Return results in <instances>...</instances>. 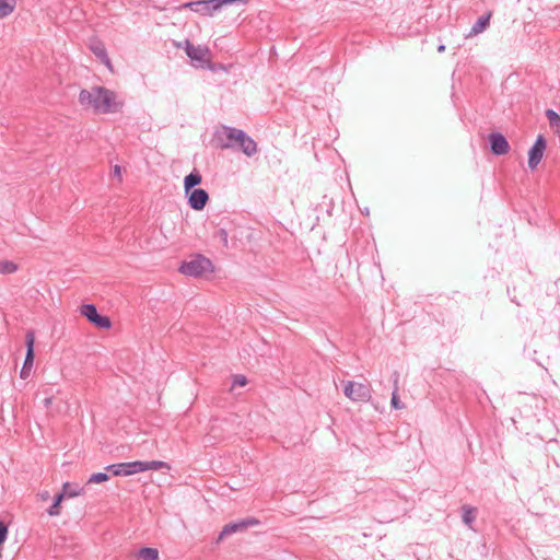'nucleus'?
<instances>
[{
  "label": "nucleus",
  "instance_id": "obj_7",
  "mask_svg": "<svg viewBox=\"0 0 560 560\" xmlns=\"http://www.w3.org/2000/svg\"><path fill=\"white\" fill-rule=\"evenodd\" d=\"M185 50L191 61L199 63V66L208 65L211 61V51L207 46H195L189 40H186Z\"/></svg>",
  "mask_w": 560,
  "mask_h": 560
},
{
  "label": "nucleus",
  "instance_id": "obj_8",
  "mask_svg": "<svg viewBox=\"0 0 560 560\" xmlns=\"http://www.w3.org/2000/svg\"><path fill=\"white\" fill-rule=\"evenodd\" d=\"M80 314L100 328L109 329L112 327L110 319L107 316L100 315L93 304L82 305L80 307Z\"/></svg>",
  "mask_w": 560,
  "mask_h": 560
},
{
  "label": "nucleus",
  "instance_id": "obj_5",
  "mask_svg": "<svg viewBox=\"0 0 560 560\" xmlns=\"http://www.w3.org/2000/svg\"><path fill=\"white\" fill-rule=\"evenodd\" d=\"M343 392L347 398L353 401H368L371 398L369 385L348 381L343 384Z\"/></svg>",
  "mask_w": 560,
  "mask_h": 560
},
{
  "label": "nucleus",
  "instance_id": "obj_24",
  "mask_svg": "<svg viewBox=\"0 0 560 560\" xmlns=\"http://www.w3.org/2000/svg\"><path fill=\"white\" fill-rule=\"evenodd\" d=\"M463 510H464V515H463L464 522L466 524H470L475 520L476 510L470 506H464Z\"/></svg>",
  "mask_w": 560,
  "mask_h": 560
},
{
  "label": "nucleus",
  "instance_id": "obj_14",
  "mask_svg": "<svg viewBox=\"0 0 560 560\" xmlns=\"http://www.w3.org/2000/svg\"><path fill=\"white\" fill-rule=\"evenodd\" d=\"M70 488L69 482H65L62 485V490L54 498V503L47 510V513L49 516H59L61 514V503L67 498V489Z\"/></svg>",
  "mask_w": 560,
  "mask_h": 560
},
{
  "label": "nucleus",
  "instance_id": "obj_2",
  "mask_svg": "<svg viewBox=\"0 0 560 560\" xmlns=\"http://www.w3.org/2000/svg\"><path fill=\"white\" fill-rule=\"evenodd\" d=\"M170 465L163 460H150V462H129V463H120L107 466L105 469L110 471L114 476H122L128 477L139 472H144L148 470H160V469H170Z\"/></svg>",
  "mask_w": 560,
  "mask_h": 560
},
{
  "label": "nucleus",
  "instance_id": "obj_28",
  "mask_svg": "<svg viewBox=\"0 0 560 560\" xmlns=\"http://www.w3.org/2000/svg\"><path fill=\"white\" fill-rule=\"evenodd\" d=\"M79 495H81V490L77 489V488H72V486L70 485V488L67 489V498H75Z\"/></svg>",
  "mask_w": 560,
  "mask_h": 560
},
{
  "label": "nucleus",
  "instance_id": "obj_1",
  "mask_svg": "<svg viewBox=\"0 0 560 560\" xmlns=\"http://www.w3.org/2000/svg\"><path fill=\"white\" fill-rule=\"evenodd\" d=\"M78 102L82 108L96 114L116 113L124 105L116 92L100 85L81 90Z\"/></svg>",
  "mask_w": 560,
  "mask_h": 560
},
{
  "label": "nucleus",
  "instance_id": "obj_17",
  "mask_svg": "<svg viewBox=\"0 0 560 560\" xmlns=\"http://www.w3.org/2000/svg\"><path fill=\"white\" fill-rule=\"evenodd\" d=\"M34 341H35L34 334L31 332V331L27 332V335H26L27 351H26V357H25V361H24V366L33 368V362H34Z\"/></svg>",
  "mask_w": 560,
  "mask_h": 560
},
{
  "label": "nucleus",
  "instance_id": "obj_20",
  "mask_svg": "<svg viewBox=\"0 0 560 560\" xmlns=\"http://www.w3.org/2000/svg\"><path fill=\"white\" fill-rule=\"evenodd\" d=\"M139 560H159V551L155 548H142L138 552Z\"/></svg>",
  "mask_w": 560,
  "mask_h": 560
},
{
  "label": "nucleus",
  "instance_id": "obj_22",
  "mask_svg": "<svg viewBox=\"0 0 560 560\" xmlns=\"http://www.w3.org/2000/svg\"><path fill=\"white\" fill-rule=\"evenodd\" d=\"M248 383L247 377L243 374H236L232 377V385L230 390L233 392L236 387H244Z\"/></svg>",
  "mask_w": 560,
  "mask_h": 560
},
{
  "label": "nucleus",
  "instance_id": "obj_16",
  "mask_svg": "<svg viewBox=\"0 0 560 560\" xmlns=\"http://www.w3.org/2000/svg\"><path fill=\"white\" fill-rule=\"evenodd\" d=\"M202 180V176L199 172L194 171L189 175H187L184 179V190L185 194H189L191 189H195V186L199 185Z\"/></svg>",
  "mask_w": 560,
  "mask_h": 560
},
{
  "label": "nucleus",
  "instance_id": "obj_10",
  "mask_svg": "<svg viewBox=\"0 0 560 560\" xmlns=\"http://www.w3.org/2000/svg\"><path fill=\"white\" fill-rule=\"evenodd\" d=\"M258 523L259 522L256 518H247V520H243V521H240L236 523L228 524L222 528V530L218 537V541L223 540L226 536H230L234 533L243 532V530L247 529L249 526H256Z\"/></svg>",
  "mask_w": 560,
  "mask_h": 560
},
{
  "label": "nucleus",
  "instance_id": "obj_6",
  "mask_svg": "<svg viewBox=\"0 0 560 560\" xmlns=\"http://www.w3.org/2000/svg\"><path fill=\"white\" fill-rule=\"evenodd\" d=\"M224 132L229 139L235 140L240 143L243 152L246 155H252L257 151L256 142L247 137L242 130L233 128H224Z\"/></svg>",
  "mask_w": 560,
  "mask_h": 560
},
{
  "label": "nucleus",
  "instance_id": "obj_13",
  "mask_svg": "<svg viewBox=\"0 0 560 560\" xmlns=\"http://www.w3.org/2000/svg\"><path fill=\"white\" fill-rule=\"evenodd\" d=\"M491 150L497 155L508 153L510 145L506 139L501 133H492L489 137Z\"/></svg>",
  "mask_w": 560,
  "mask_h": 560
},
{
  "label": "nucleus",
  "instance_id": "obj_29",
  "mask_svg": "<svg viewBox=\"0 0 560 560\" xmlns=\"http://www.w3.org/2000/svg\"><path fill=\"white\" fill-rule=\"evenodd\" d=\"M31 370H32V368L23 365L21 373H20L21 378L26 380L31 374Z\"/></svg>",
  "mask_w": 560,
  "mask_h": 560
},
{
  "label": "nucleus",
  "instance_id": "obj_11",
  "mask_svg": "<svg viewBox=\"0 0 560 560\" xmlns=\"http://www.w3.org/2000/svg\"><path fill=\"white\" fill-rule=\"evenodd\" d=\"M90 49L110 72H114V66L102 40L92 39L90 43Z\"/></svg>",
  "mask_w": 560,
  "mask_h": 560
},
{
  "label": "nucleus",
  "instance_id": "obj_27",
  "mask_svg": "<svg viewBox=\"0 0 560 560\" xmlns=\"http://www.w3.org/2000/svg\"><path fill=\"white\" fill-rule=\"evenodd\" d=\"M392 406L395 408V409H401L404 408V406L400 404L399 401V397H398V394L397 392L395 390L393 393V396H392Z\"/></svg>",
  "mask_w": 560,
  "mask_h": 560
},
{
  "label": "nucleus",
  "instance_id": "obj_19",
  "mask_svg": "<svg viewBox=\"0 0 560 560\" xmlns=\"http://www.w3.org/2000/svg\"><path fill=\"white\" fill-rule=\"evenodd\" d=\"M547 119L549 121L550 127L555 130L556 133H560V116L552 109H548L546 112Z\"/></svg>",
  "mask_w": 560,
  "mask_h": 560
},
{
  "label": "nucleus",
  "instance_id": "obj_15",
  "mask_svg": "<svg viewBox=\"0 0 560 560\" xmlns=\"http://www.w3.org/2000/svg\"><path fill=\"white\" fill-rule=\"evenodd\" d=\"M491 16V12H488L487 14L480 16L476 24L471 27L470 32L467 34V37H474L482 33L489 26Z\"/></svg>",
  "mask_w": 560,
  "mask_h": 560
},
{
  "label": "nucleus",
  "instance_id": "obj_26",
  "mask_svg": "<svg viewBox=\"0 0 560 560\" xmlns=\"http://www.w3.org/2000/svg\"><path fill=\"white\" fill-rule=\"evenodd\" d=\"M113 176L117 178L118 183H122V168L120 165L113 167Z\"/></svg>",
  "mask_w": 560,
  "mask_h": 560
},
{
  "label": "nucleus",
  "instance_id": "obj_4",
  "mask_svg": "<svg viewBox=\"0 0 560 560\" xmlns=\"http://www.w3.org/2000/svg\"><path fill=\"white\" fill-rule=\"evenodd\" d=\"M249 0H199L187 2L182 8H189L194 12L201 13L203 15H212V10H219L224 4H232L235 2H242L246 4Z\"/></svg>",
  "mask_w": 560,
  "mask_h": 560
},
{
  "label": "nucleus",
  "instance_id": "obj_21",
  "mask_svg": "<svg viewBox=\"0 0 560 560\" xmlns=\"http://www.w3.org/2000/svg\"><path fill=\"white\" fill-rule=\"evenodd\" d=\"M19 266L11 260L2 259L0 260V273L1 275H11L18 271Z\"/></svg>",
  "mask_w": 560,
  "mask_h": 560
},
{
  "label": "nucleus",
  "instance_id": "obj_30",
  "mask_svg": "<svg viewBox=\"0 0 560 560\" xmlns=\"http://www.w3.org/2000/svg\"><path fill=\"white\" fill-rule=\"evenodd\" d=\"M38 499L42 501V502H46L49 500L50 498V494L48 491H43L40 493L37 494Z\"/></svg>",
  "mask_w": 560,
  "mask_h": 560
},
{
  "label": "nucleus",
  "instance_id": "obj_25",
  "mask_svg": "<svg viewBox=\"0 0 560 560\" xmlns=\"http://www.w3.org/2000/svg\"><path fill=\"white\" fill-rule=\"evenodd\" d=\"M7 536H8V526L3 522H0V548L4 544Z\"/></svg>",
  "mask_w": 560,
  "mask_h": 560
},
{
  "label": "nucleus",
  "instance_id": "obj_18",
  "mask_svg": "<svg viewBox=\"0 0 560 560\" xmlns=\"http://www.w3.org/2000/svg\"><path fill=\"white\" fill-rule=\"evenodd\" d=\"M16 7L15 0H0V19L9 16Z\"/></svg>",
  "mask_w": 560,
  "mask_h": 560
},
{
  "label": "nucleus",
  "instance_id": "obj_23",
  "mask_svg": "<svg viewBox=\"0 0 560 560\" xmlns=\"http://www.w3.org/2000/svg\"><path fill=\"white\" fill-rule=\"evenodd\" d=\"M108 479L109 477L106 472H95L90 476L88 483H103L106 482Z\"/></svg>",
  "mask_w": 560,
  "mask_h": 560
},
{
  "label": "nucleus",
  "instance_id": "obj_3",
  "mask_svg": "<svg viewBox=\"0 0 560 560\" xmlns=\"http://www.w3.org/2000/svg\"><path fill=\"white\" fill-rule=\"evenodd\" d=\"M178 271L188 277L209 278L215 271V267L209 258L196 255L191 259L183 261Z\"/></svg>",
  "mask_w": 560,
  "mask_h": 560
},
{
  "label": "nucleus",
  "instance_id": "obj_9",
  "mask_svg": "<svg viewBox=\"0 0 560 560\" xmlns=\"http://www.w3.org/2000/svg\"><path fill=\"white\" fill-rule=\"evenodd\" d=\"M547 143L544 136L539 135L528 152V167L534 171L544 158Z\"/></svg>",
  "mask_w": 560,
  "mask_h": 560
},
{
  "label": "nucleus",
  "instance_id": "obj_31",
  "mask_svg": "<svg viewBox=\"0 0 560 560\" xmlns=\"http://www.w3.org/2000/svg\"><path fill=\"white\" fill-rule=\"evenodd\" d=\"M52 401H54L52 397H47V398H45V399H44V405H45V407H46V408L50 407V406H51V404H52Z\"/></svg>",
  "mask_w": 560,
  "mask_h": 560
},
{
  "label": "nucleus",
  "instance_id": "obj_12",
  "mask_svg": "<svg viewBox=\"0 0 560 560\" xmlns=\"http://www.w3.org/2000/svg\"><path fill=\"white\" fill-rule=\"evenodd\" d=\"M186 196L190 208L197 211L202 210L209 201L208 192L201 188L191 189Z\"/></svg>",
  "mask_w": 560,
  "mask_h": 560
}]
</instances>
